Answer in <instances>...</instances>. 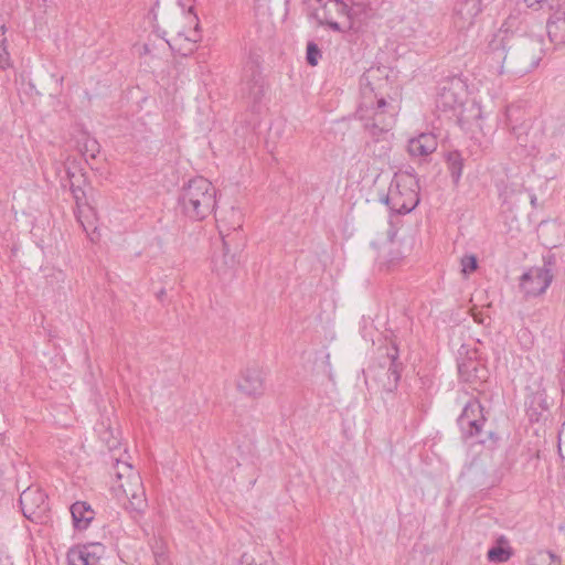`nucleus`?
Masks as SVG:
<instances>
[{
	"instance_id": "1",
	"label": "nucleus",
	"mask_w": 565,
	"mask_h": 565,
	"mask_svg": "<svg viewBox=\"0 0 565 565\" xmlns=\"http://www.w3.org/2000/svg\"><path fill=\"white\" fill-rule=\"evenodd\" d=\"M115 482L113 490L118 498L128 500L126 510L134 520L141 518L148 507L142 479L138 470L122 458H114Z\"/></svg>"
},
{
	"instance_id": "2",
	"label": "nucleus",
	"mask_w": 565,
	"mask_h": 565,
	"mask_svg": "<svg viewBox=\"0 0 565 565\" xmlns=\"http://www.w3.org/2000/svg\"><path fill=\"white\" fill-rule=\"evenodd\" d=\"M502 66L508 73L524 75L533 71L542 58L539 41L526 35H511L502 40Z\"/></svg>"
},
{
	"instance_id": "3",
	"label": "nucleus",
	"mask_w": 565,
	"mask_h": 565,
	"mask_svg": "<svg viewBox=\"0 0 565 565\" xmlns=\"http://www.w3.org/2000/svg\"><path fill=\"white\" fill-rule=\"evenodd\" d=\"M180 200L185 215L200 221L214 211L216 189L210 179H189Z\"/></svg>"
},
{
	"instance_id": "4",
	"label": "nucleus",
	"mask_w": 565,
	"mask_h": 565,
	"mask_svg": "<svg viewBox=\"0 0 565 565\" xmlns=\"http://www.w3.org/2000/svg\"><path fill=\"white\" fill-rule=\"evenodd\" d=\"M418 179H392L384 202L398 213L406 214L419 203Z\"/></svg>"
},
{
	"instance_id": "5",
	"label": "nucleus",
	"mask_w": 565,
	"mask_h": 565,
	"mask_svg": "<svg viewBox=\"0 0 565 565\" xmlns=\"http://www.w3.org/2000/svg\"><path fill=\"white\" fill-rule=\"evenodd\" d=\"M396 114V107L387 103L383 97L376 100V106L372 108V116L364 114L363 107L356 110L359 119L365 121V130L375 139L394 127Z\"/></svg>"
},
{
	"instance_id": "6",
	"label": "nucleus",
	"mask_w": 565,
	"mask_h": 565,
	"mask_svg": "<svg viewBox=\"0 0 565 565\" xmlns=\"http://www.w3.org/2000/svg\"><path fill=\"white\" fill-rule=\"evenodd\" d=\"M553 279L550 264L532 267L520 278V289L525 297H536L545 292Z\"/></svg>"
},
{
	"instance_id": "7",
	"label": "nucleus",
	"mask_w": 565,
	"mask_h": 565,
	"mask_svg": "<svg viewBox=\"0 0 565 565\" xmlns=\"http://www.w3.org/2000/svg\"><path fill=\"white\" fill-rule=\"evenodd\" d=\"M19 502L23 515L32 522H42L49 510L47 495L39 488H26Z\"/></svg>"
},
{
	"instance_id": "8",
	"label": "nucleus",
	"mask_w": 565,
	"mask_h": 565,
	"mask_svg": "<svg viewBox=\"0 0 565 565\" xmlns=\"http://www.w3.org/2000/svg\"><path fill=\"white\" fill-rule=\"evenodd\" d=\"M457 422L463 438L479 437L486 422L481 404L476 399L468 402Z\"/></svg>"
},
{
	"instance_id": "9",
	"label": "nucleus",
	"mask_w": 565,
	"mask_h": 565,
	"mask_svg": "<svg viewBox=\"0 0 565 565\" xmlns=\"http://www.w3.org/2000/svg\"><path fill=\"white\" fill-rule=\"evenodd\" d=\"M482 11V0H457L454 6L452 22L458 31L470 29Z\"/></svg>"
},
{
	"instance_id": "10",
	"label": "nucleus",
	"mask_w": 565,
	"mask_h": 565,
	"mask_svg": "<svg viewBox=\"0 0 565 565\" xmlns=\"http://www.w3.org/2000/svg\"><path fill=\"white\" fill-rule=\"evenodd\" d=\"M239 392L248 396H259L264 393V375L257 367L246 369L237 381Z\"/></svg>"
},
{
	"instance_id": "11",
	"label": "nucleus",
	"mask_w": 565,
	"mask_h": 565,
	"mask_svg": "<svg viewBox=\"0 0 565 565\" xmlns=\"http://www.w3.org/2000/svg\"><path fill=\"white\" fill-rule=\"evenodd\" d=\"M437 138L433 132H422L408 140L407 152L413 158H426L437 149Z\"/></svg>"
},
{
	"instance_id": "12",
	"label": "nucleus",
	"mask_w": 565,
	"mask_h": 565,
	"mask_svg": "<svg viewBox=\"0 0 565 565\" xmlns=\"http://www.w3.org/2000/svg\"><path fill=\"white\" fill-rule=\"evenodd\" d=\"M522 110L515 106H508L505 109V124L510 128L511 134L514 135L516 141L522 147H527L529 143V134H527V125L525 121L519 124L521 119Z\"/></svg>"
},
{
	"instance_id": "13",
	"label": "nucleus",
	"mask_w": 565,
	"mask_h": 565,
	"mask_svg": "<svg viewBox=\"0 0 565 565\" xmlns=\"http://www.w3.org/2000/svg\"><path fill=\"white\" fill-rule=\"evenodd\" d=\"M245 79L248 85L250 97L258 102L265 94V79L259 72V66L255 61H249L245 68Z\"/></svg>"
},
{
	"instance_id": "14",
	"label": "nucleus",
	"mask_w": 565,
	"mask_h": 565,
	"mask_svg": "<svg viewBox=\"0 0 565 565\" xmlns=\"http://www.w3.org/2000/svg\"><path fill=\"white\" fill-rule=\"evenodd\" d=\"M217 224L222 239H226L231 232H236L242 227L243 214L238 209L232 206L220 214Z\"/></svg>"
},
{
	"instance_id": "15",
	"label": "nucleus",
	"mask_w": 565,
	"mask_h": 565,
	"mask_svg": "<svg viewBox=\"0 0 565 565\" xmlns=\"http://www.w3.org/2000/svg\"><path fill=\"white\" fill-rule=\"evenodd\" d=\"M73 524L77 530H86L94 519V511L86 502L77 501L71 507Z\"/></svg>"
},
{
	"instance_id": "16",
	"label": "nucleus",
	"mask_w": 565,
	"mask_h": 565,
	"mask_svg": "<svg viewBox=\"0 0 565 565\" xmlns=\"http://www.w3.org/2000/svg\"><path fill=\"white\" fill-rule=\"evenodd\" d=\"M77 222L82 225L84 232L89 236L90 241L94 242V234L97 230L96 226V212L90 204L82 207H77L75 212Z\"/></svg>"
},
{
	"instance_id": "17",
	"label": "nucleus",
	"mask_w": 565,
	"mask_h": 565,
	"mask_svg": "<svg viewBox=\"0 0 565 565\" xmlns=\"http://www.w3.org/2000/svg\"><path fill=\"white\" fill-rule=\"evenodd\" d=\"M70 189L76 203V209L90 204L93 196V189L88 184L87 179H77L79 183L72 182V179H67Z\"/></svg>"
},
{
	"instance_id": "18",
	"label": "nucleus",
	"mask_w": 565,
	"mask_h": 565,
	"mask_svg": "<svg viewBox=\"0 0 565 565\" xmlns=\"http://www.w3.org/2000/svg\"><path fill=\"white\" fill-rule=\"evenodd\" d=\"M70 565H100L99 557L89 547L72 548L67 554Z\"/></svg>"
},
{
	"instance_id": "19",
	"label": "nucleus",
	"mask_w": 565,
	"mask_h": 565,
	"mask_svg": "<svg viewBox=\"0 0 565 565\" xmlns=\"http://www.w3.org/2000/svg\"><path fill=\"white\" fill-rule=\"evenodd\" d=\"M437 107L444 111L454 110L462 104L460 96L456 93L454 85L443 87L436 100Z\"/></svg>"
},
{
	"instance_id": "20",
	"label": "nucleus",
	"mask_w": 565,
	"mask_h": 565,
	"mask_svg": "<svg viewBox=\"0 0 565 565\" xmlns=\"http://www.w3.org/2000/svg\"><path fill=\"white\" fill-rule=\"evenodd\" d=\"M547 34L552 41H565V12H558L547 22Z\"/></svg>"
},
{
	"instance_id": "21",
	"label": "nucleus",
	"mask_w": 565,
	"mask_h": 565,
	"mask_svg": "<svg viewBox=\"0 0 565 565\" xmlns=\"http://www.w3.org/2000/svg\"><path fill=\"white\" fill-rule=\"evenodd\" d=\"M223 259L222 264H215V270L222 277L231 276V269H233L236 265L235 256L230 254V247L226 239H223Z\"/></svg>"
},
{
	"instance_id": "22",
	"label": "nucleus",
	"mask_w": 565,
	"mask_h": 565,
	"mask_svg": "<svg viewBox=\"0 0 565 565\" xmlns=\"http://www.w3.org/2000/svg\"><path fill=\"white\" fill-rule=\"evenodd\" d=\"M394 353H388V356L391 359V364H390V367L387 370V375H388V383L384 385L385 390L388 391V392H392L396 388L397 386V383L399 381V366L396 362L397 360V349L394 348Z\"/></svg>"
},
{
	"instance_id": "23",
	"label": "nucleus",
	"mask_w": 565,
	"mask_h": 565,
	"mask_svg": "<svg viewBox=\"0 0 565 565\" xmlns=\"http://www.w3.org/2000/svg\"><path fill=\"white\" fill-rule=\"evenodd\" d=\"M85 166H88V161L86 158H68L67 161L64 163L66 177H76V174H81V177H86L87 171L85 170Z\"/></svg>"
},
{
	"instance_id": "24",
	"label": "nucleus",
	"mask_w": 565,
	"mask_h": 565,
	"mask_svg": "<svg viewBox=\"0 0 565 565\" xmlns=\"http://www.w3.org/2000/svg\"><path fill=\"white\" fill-rule=\"evenodd\" d=\"M445 158L451 177H460L463 168L461 153L459 151H449Z\"/></svg>"
},
{
	"instance_id": "25",
	"label": "nucleus",
	"mask_w": 565,
	"mask_h": 565,
	"mask_svg": "<svg viewBox=\"0 0 565 565\" xmlns=\"http://www.w3.org/2000/svg\"><path fill=\"white\" fill-rule=\"evenodd\" d=\"M512 556V550L510 547L493 546L488 551L487 557L493 563H504Z\"/></svg>"
},
{
	"instance_id": "26",
	"label": "nucleus",
	"mask_w": 565,
	"mask_h": 565,
	"mask_svg": "<svg viewBox=\"0 0 565 565\" xmlns=\"http://www.w3.org/2000/svg\"><path fill=\"white\" fill-rule=\"evenodd\" d=\"M81 156L84 158L85 156H89L90 158H95L99 152V143L96 139L85 138L83 145L79 147Z\"/></svg>"
},
{
	"instance_id": "27",
	"label": "nucleus",
	"mask_w": 565,
	"mask_h": 565,
	"mask_svg": "<svg viewBox=\"0 0 565 565\" xmlns=\"http://www.w3.org/2000/svg\"><path fill=\"white\" fill-rule=\"evenodd\" d=\"M196 20L198 18L194 17ZM170 30L172 32H175L177 33V38H174L172 41L173 42H177L178 40H181L183 36H184V40L185 41H189L191 43H196L199 40H200V35L198 34L199 32V29H200V25H199V22L196 21V24H195V29L193 31V34L191 36H188L184 34V32L182 30H180L174 23H171L170 25Z\"/></svg>"
},
{
	"instance_id": "28",
	"label": "nucleus",
	"mask_w": 565,
	"mask_h": 565,
	"mask_svg": "<svg viewBox=\"0 0 565 565\" xmlns=\"http://www.w3.org/2000/svg\"><path fill=\"white\" fill-rule=\"evenodd\" d=\"M321 57V51L319 46L310 41L307 44L306 61L310 66H316Z\"/></svg>"
},
{
	"instance_id": "29",
	"label": "nucleus",
	"mask_w": 565,
	"mask_h": 565,
	"mask_svg": "<svg viewBox=\"0 0 565 565\" xmlns=\"http://www.w3.org/2000/svg\"><path fill=\"white\" fill-rule=\"evenodd\" d=\"M386 254L388 257L382 256L381 265H385L387 268H390L392 265H395L401 258L399 253L397 250H393L392 244L387 246Z\"/></svg>"
},
{
	"instance_id": "30",
	"label": "nucleus",
	"mask_w": 565,
	"mask_h": 565,
	"mask_svg": "<svg viewBox=\"0 0 565 565\" xmlns=\"http://www.w3.org/2000/svg\"><path fill=\"white\" fill-rule=\"evenodd\" d=\"M462 273L469 274L477 269V258L473 255L465 256L461 259Z\"/></svg>"
},
{
	"instance_id": "31",
	"label": "nucleus",
	"mask_w": 565,
	"mask_h": 565,
	"mask_svg": "<svg viewBox=\"0 0 565 565\" xmlns=\"http://www.w3.org/2000/svg\"><path fill=\"white\" fill-rule=\"evenodd\" d=\"M558 452L563 461H565V422L558 431Z\"/></svg>"
},
{
	"instance_id": "32",
	"label": "nucleus",
	"mask_w": 565,
	"mask_h": 565,
	"mask_svg": "<svg viewBox=\"0 0 565 565\" xmlns=\"http://www.w3.org/2000/svg\"><path fill=\"white\" fill-rule=\"evenodd\" d=\"M335 9L338 13L345 15L349 20H351V8L344 3L342 0H333Z\"/></svg>"
},
{
	"instance_id": "33",
	"label": "nucleus",
	"mask_w": 565,
	"mask_h": 565,
	"mask_svg": "<svg viewBox=\"0 0 565 565\" xmlns=\"http://www.w3.org/2000/svg\"><path fill=\"white\" fill-rule=\"evenodd\" d=\"M10 65V57L9 53L3 45V43H0V70H4Z\"/></svg>"
},
{
	"instance_id": "34",
	"label": "nucleus",
	"mask_w": 565,
	"mask_h": 565,
	"mask_svg": "<svg viewBox=\"0 0 565 565\" xmlns=\"http://www.w3.org/2000/svg\"><path fill=\"white\" fill-rule=\"evenodd\" d=\"M319 24L328 25L334 32H344V29L342 28V25L333 20H329V19L319 20Z\"/></svg>"
},
{
	"instance_id": "35",
	"label": "nucleus",
	"mask_w": 565,
	"mask_h": 565,
	"mask_svg": "<svg viewBox=\"0 0 565 565\" xmlns=\"http://www.w3.org/2000/svg\"><path fill=\"white\" fill-rule=\"evenodd\" d=\"M107 435H109V436H110V435H111V433H110V431H105V434H104V436H103V440L107 444V446H108V448H109L110 450H111V449H115V448L118 446V444H119L118 439H117V438H115V437H113V439H109V438L107 437Z\"/></svg>"
},
{
	"instance_id": "36",
	"label": "nucleus",
	"mask_w": 565,
	"mask_h": 565,
	"mask_svg": "<svg viewBox=\"0 0 565 565\" xmlns=\"http://www.w3.org/2000/svg\"><path fill=\"white\" fill-rule=\"evenodd\" d=\"M541 562L547 563V565H558L557 561L554 557V554H552L551 552L541 555Z\"/></svg>"
},
{
	"instance_id": "37",
	"label": "nucleus",
	"mask_w": 565,
	"mask_h": 565,
	"mask_svg": "<svg viewBox=\"0 0 565 565\" xmlns=\"http://www.w3.org/2000/svg\"><path fill=\"white\" fill-rule=\"evenodd\" d=\"M545 0H524L525 4L529 7V8H533V9H540L541 8V3L544 2Z\"/></svg>"
},
{
	"instance_id": "38",
	"label": "nucleus",
	"mask_w": 565,
	"mask_h": 565,
	"mask_svg": "<svg viewBox=\"0 0 565 565\" xmlns=\"http://www.w3.org/2000/svg\"><path fill=\"white\" fill-rule=\"evenodd\" d=\"M467 369H468V365H466V364H459V365H458V370H459V373H460L461 375H463V374H465V372H466V370H467Z\"/></svg>"
},
{
	"instance_id": "39",
	"label": "nucleus",
	"mask_w": 565,
	"mask_h": 565,
	"mask_svg": "<svg viewBox=\"0 0 565 565\" xmlns=\"http://www.w3.org/2000/svg\"><path fill=\"white\" fill-rule=\"evenodd\" d=\"M530 199H531L532 206L535 207L536 206V202H537L536 195L535 194H531Z\"/></svg>"
},
{
	"instance_id": "40",
	"label": "nucleus",
	"mask_w": 565,
	"mask_h": 565,
	"mask_svg": "<svg viewBox=\"0 0 565 565\" xmlns=\"http://www.w3.org/2000/svg\"><path fill=\"white\" fill-rule=\"evenodd\" d=\"M405 174H407V177H414V170L413 169H412V171L406 170Z\"/></svg>"
},
{
	"instance_id": "41",
	"label": "nucleus",
	"mask_w": 565,
	"mask_h": 565,
	"mask_svg": "<svg viewBox=\"0 0 565 565\" xmlns=\"http://www.w3.org/2000/svg\"><path fill=\"white\" fill-rule=\"evenodd\" d=\"M167 43L169 44V46H170L171 49H174V46H173V44H172V42H171V41L167 40Z\"/></svg>"
},
{
	"instance_id": "42",
	"label": "nucleus",
	"mask_w": 565,
	"mask_h": 565,
	"mask_svg": "<svg viewBox=\"0 0 565 565\" xmlns=\"http://www.w3.org/2000/svg\"><path fill=\"white\" fill-rule=\"evenodd\" d=\"M54 79H55V82H56V83H58V82H60V83H62V82H63V77H61V78H54Z\"/></svg>"
},
{
	"instance_id": "43",
	"label": "nucleus",
	"mask_w": 565,
	"mask_h": 565,
	"mask_svg": "<svg viewBox=\"0 0 565 565\" xmlns=\"http://www.w3.org/2000/svg\"><path fill=\"white\" fill-rule=\"evenodd\" d=\"M143 50H145V53L149 52V50H148V45H145V46H143Z\"/></svg>"
},
{
	"instance_id": "44",
	"label": "nucleus",
	"mask_w": 565,
	"mask_h": 565,
	"mask_svg": "<svg viewBox=\"0 0 565 565\" xmlns=\"http://www.w3.org/2000/svg\"><path fill=\"white\" fill-rule=\"evenodd\" d=\"M348 29H352V22H349Z\"/></svg>"
},
{
	"instance_id": "45",
	"label": "nucleus",
	"mask_w": 565,
	"mask_h": 565,
	"mask_svg": "<svg viewBox=\"0 0 565 565\" xmlns=\"http://www.w3.org/2000/svg\"><path fill=\"white\" fill-rule=\"evenodd\" d=\"M394 178H397L398 177V172H394Z\"/></svg>"
}]
</instances>
